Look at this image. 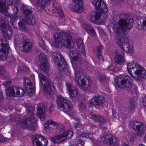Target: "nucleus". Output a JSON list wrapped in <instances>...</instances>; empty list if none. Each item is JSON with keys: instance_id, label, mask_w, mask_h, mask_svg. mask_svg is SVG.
Returning <instances> with one entry per match:
<instances>
[{"instance_id": "obj_1", "label": "nucleus", "mask_w": 146, "mask_h": 146, "mask_svg": "<svg viewBox=\"0 0 146 146\" xmlns=\"http://www.w3.org/2000/svg\"><path fill=\"white\" fill-rule=\"evenodd\" d=\"M119 20L117 23L114 25V28L116 33L115 40L117 45L121 49L128 52H133V47L128 42V40L125 37V33L129 30L132 27L133 20L125 14H121L119 16Z\"/></svg>"}, {"instance_id": "obj_2", "label": "nucleus", "mask_w": 146, "mask_h": 146, "mask_svg": "<svg viewBox=\"0 0 146 146\" xmlns=\"http://www.w3.org/2000/svg\"><path fill=\"white\" fill-rule=\"evenodd\" d=\"M52 0H37L36 4L40 9H43L49 15L54 14L62 18L64 16L59 5Z\"/></svg>"}, {"instance_id": "obj_3", "label": "nucleus", "mask_w": 146, "mask_h": 146, "mask_svg": "<svg viewBox=\"0 0 146 146\" xmlns=\"http://www.w3.org/2000/svg\"><path fill=\"white\" fill-rule=\"evenodd\" d=\"M27 113L29 115V117L26 118L23 117L22 119H20L17 121H14L13 122L16 123V125H19L23 127L27 128L32 129L35 125L36 121L35 118L33 113L35 111V108L32 106L31 103H29L25 105Z\"/></svg>"}, {"instance_id": "obj_4", "label": "nucleus", "mask_w": 146, "mask_h": 146, "mask_svg": "<svg viewBox=\"0 0 146 146\" xmlns=\"http://www.w3.org/2000/svg\"><path fill=\"white\" fill-rule=\"evenodd\" d=\"M72 36L66 32H61L54 34V46L58 48L61 46L71 48L74 47V43L72 39Z\"/></svg>"}, {"instance_id": "obj_5", "label": "nucleus", "mask_w": 146, "mask_h": 146, "mask_svg": "<svg viewBox=\"0 0 146 146\" xmlns=\"http://www.w3.org/2000/svg\"><path fill=\"white\" fill-rule=\"evenodd\" d=\"M93 3L97 9L96 13H92L90 16V21L97 23L104 22L105 20V15L103 17H101V13H105L108 11L107 7L102 0H93Z\"/></svg>"}, {"instance_id": "obj_6", "label": "nucleus", "mask_w": 146, "mask_h": 146, "mask_svg": "<svg viewBox=\"0 0 146 146\" xmlns=\"http://www.w3.org/2000/svg\"><path fill=\"white\" fill-rule=\"evenodd\" d=\"M127 70L130 75L135 80L143 81L146 78V71L136 62H132L127 64Z\"/></svg>"}, {"instance_id": "obj_7", "label": "nucleus", "mask_w": 146, "mask_h": 146, "mask_svg": "<svg viewBox=\"0 0 146 146\" xmlns=\"http://www.w3.org/2000/svg\"><path fill=\"white\" fill-rule=\"evenodd\" d=\"M115 83L117 87L125 89L131 93L136 92L137 90V87L133 84L132 79L128 75H121L117 76Z\"/></svg>"}, {"instance_id": "obj_8", "label": "nucleus", "mask_w": 146, "mask_h": 146, "mask_svg": "<svg viewBox=\"0 0 146 146\" xmlns=\"http://www.w3.org/2000/svg\"><path fill=\"white\" fill-rule=\"evenodd\" d=\"M21 9L23 11L24 15V20L27 23L31 25L35 24L37 20L35 16L32 9L27 5H22Z\"/></svg>"}, {"instance_id": "obj_9", "label": "nucleus", "mask_w": 146, "mask_h": 146, "mask_svg": "<svg viewBox=\"0 0 146 146\" xmlns=\"http://www.w3.org/2000/svg\"><path fill=\"white\" fill-rule=\"evenodd\" d=\"M68 53L74 69L77 70L82 62L80 54L76 50H70Z\"/></svg>"}, {"instance_id": "obj_10", "label": "nucleus", "mask_w": 146, "mask_h": 146, "mask_svg": "<svg viewBox=\"0 0 146 146\" xmlns=\"http://www.w3.org/2000/svg\"><path fill=\"white\" fill-rule=\"evenodd\" d=\"M58 107L65 113L70 111L72 109L71 102L60 95H58L56 99Z\"/></svg>"}, {"instance_id": "obj_11", "label": "nucleus", "mask_w": 146, "mask_h": 146, "mask_svg": "<svg viewBox=\"0 0 146 146\" xmlns=\"http://www.w3.org/2000/svg\"><path fill=\"white\" fill-rule=\"evenodd\" d=\"M52 58L58 69L61 70H67V66L63 57L59 52H55L53 53Z\"/></svg>"}, {"instance_id": "obj_12", "label": "nucleus", "mask_w": 146, "mask_h": 146, "mask_svg": "<svg viewBox=\"0 0 146 146\" xmlns=\"http://www.w3.org/2000/svg\"><path fill=\"white\" fill-rule=\"evenodd\" d=\"M75 80L78 86L83 91H85L89 90L92 83L90 81V79L88 78V80L86 81L84 78L81 79V84L79 83V80L81 79L82 75L80 74V73L79 72V71L78 72L76 71L75 72Z\"/></svg>"}, {"instance_id": "obj_13", "label": "nucleus", "mask_w": 146, "mask_h": 146, "mask_svg": "<svg viewBox=\"0 0 146 146\" xmlns=\"http://www.w3.org/2000/svg\"><path fill=\"white\" fill-rule=\"evenodd\" d=\"M93 135L92 134H80L76 137V142L74 143L72 141L69 142V146H83L85 139L89 138L92 139Z\"/></svg>"}, {"instance_id": "obj_14", "label": "nucleus", "mask_w": 146, "mask_h": 146, "mask_svg": "<svg viewBox=\"0 0 146 146\" xmlns=\"http://www.w3.org/2000/svg\"><path fill=\"white\" fill-rule=\"evenodd\" d=\"M1 21L0 20V27L5 38L9 39L12 33L11 29L9 28V24L8 21L5 17H1Z\"/></svg>"}, {"instance_id": "obj_15", "label": "nucleus", "mask_w": 146, "mask_h": 146, "mask_svg": "<svg viewBox=\"0 0 146 146\" xmlns=\"http://www.w3.org/2000/svg\"><path fill=\"white\" fill-rule=\"evenodd\" d=\"M129 124L138 136H141L144 134L146 130L145 124L140 121H135L130 122Z\"/></svg>"}, {"instance_id": "obj_16", "label": "nucleus", "mask_w": 146, "mask_h": 146, "mask_svg": "<svg viewBox=\"0 0 146 146\" xmlns=\"http://www.w3.org/2000/svg\"><path fill=\"white\" fill-rule=\"evenodd\" d=\"M73 132L71 131H68L67 132H64L57 135L54 136L50 138L51 141L57 143H60L64 142L66 139L70 138L73 135Z\"/></svg>"}, {"instance_id": "obj_17", "label": "nucleus", "mask_w": 146, "mask_h": 146, "mask_svg": "<svg viewBox=\"0 0 146 146\" xmlns=\"http://www.w3.org/2000/svg\"><path fill=\"white\" fill-rule=\"evenodd\" d=\"M0 61L5 60L8 55L10 48L5 40H0Z\"/></svg>"}, {"instance_id": "obj_18", "label": "nucleus", "mask_w": 146, "mask_h": 146, "mask_svg": "<svg viewBox=\"0 0 146 146\" xmlns=\"http://www.w3.org/2000/svg\"><path fill=\"white\" fill-rule=\"evenodd\" d=\"M39 77L44 89L50 92L51 90V83L44 75L42 73L39 74Z\"/></svg>"}, {"instance_id": "obj_19", "label": "nucleus", "mask_w": 146, "mask_h": 146, "mask_svg": "<svg viewBox=\"0 0 146 146\" xmlns=\"http://www.w3.org/2000/svg\"><path fill=\"white\" fill-rule=\"evenodd\" d=\"M34 146H47V140L40 135H36L33 139Z\"/></svg>"}, {"instance_id": "obj_20", "label": "nucleus", "mask_w": 146, "mask_h": 146, "mask_svg": "<svg viewBox=\"0 0 146 146\" xmlns=\"http://www.w3.org/2000/svg\"><path fill=\"white\" fill-rule=\"evenodd\" d=\"M39 61L40 62L39 68L40 70L46 73H47L49 70L48 64L45 55L43 53H41L39 56Z\"/></svg>"}, {"instance_id": "obj_21", "label": "nucleus", "mask_w": 146, "mask_h": 146, "mask_svg": "<svg viewBox=\"0 0 146 146\" xmlns=\"http://www.w3.org/2000/svg\"><path fill=\"white\" fill-rule=\"evenodd\" d=\"M82 0H72V5L70 6V9L75 12L82 13L84 9L81 5Z\"/></svg>"}, {"instance_id": "obj_22", "label": "nucleus", "mask_w": 146, "mask_h": 146, "mask_svg": "<svg viewBox=\"0 0 146 146\" xmlns=\"http://www.w3.org/2000/svg\"><path fill=\"white\" fill-rule=\"evenodd\" d=\"M37 115L41 120L44 121L45 120L44 112L45 106L43 103H39L37 104Z\"/></svg>"}, {"instance_id": "obj_23", "label": "nucleus", "mask_w": 146, "mask_h": 146, "mask_svg": "<svg viewBox=\"0 0 146 146\" xmlns=\"http://www.w3.org/2000/svg\"><path fill=\"white\" fill-rule=\"evenodd\" d=\"M16 0H8L7 1L8 5H13L14 7L13 9L14 15L11 19V21H14L17 20L18 18V17L17 16V15L18 12V9L17 7L15 6L16 3Z\"/></svg>"}, {"instance_id": "obj_24", "label": "nucleus", "mask_w": 146, "mask_h": 146, "mask_svg": "<svg viewBox=\"0 0 146 146\" xmlns=\"http://www.w3.org/2000/svg\"><path fill=\"white\" fill-rule=\"evenodd\" d=\"M105 102L104 99L102 96H98L93 97L90 101V104L92 106H98Z\"/></svg>"}, {"instance_id": "obj_25", "label": "nucleus", "mask_w": 146, "mask_h": 146, "mask_svg": "<svg viewBox=\"0 0 146 146\" xmlns=\"http://www.w3.org/2000/svg\"><path fill=\"white\" fill-rule=\"evenodd\" d=\"M23 50L26 52H29L33 47V44L29 40H24L22 44Z\"/></svg>"}, {"instance_id": "obj_26", "label": "nucleus", "mask_w": 146, "mask_h": 146, "mask_svg": "<svg viewBox=\"0 0 146 146\" xmlns=\"http://www.w3.org/2000/svg\"><path fill=\"white\" fill-rule=\"evenodd\" d=\"M100 140L104 143L110 144L111 146H118L117 142H113V138L109 136L106 135L105 137H101L99 138Z\"/></svg>"}, {"instance_id": "obj_27", "label": "nucleus", "mask_w": 146, "mask_h": 146, "mask_svg": "<svg viewBox=\"0 0 146 146\" xmlns=\"http://www.w3.org/2000/svg\"><path fill=\"white\" fill-rule=\"evenodd\" d=\"M115 52L116 54L114 56L115 62L118 64H123L124 61L123 53L122 52H120L118 50H116Z\"/></svg>"}, {"instance_id": "obj_28", "label": "nucleus", "mask_w": 146, "mask_h": 146, "mask_svg": "<svg viewBox=\"0 0 146 146\" xmlns=\"http://www.w3.org/2000/svg\"><path fill=\"white\" fill-rule=\"evenodd\" d=\"M66 86L68 90L69 91L70 97L74 98L78 97V92L75 88L73 87L72 85L68 82L66 83Z\"/></svg>"}, {"instance_id": "obj_29", "label": "nucleus", "mask_w": 146, "mask_h": 146, "mask_svg": "<svg viewBox=\"0 0 146 146\" xmlns=\"http://www.w3.org/2000/svg\"><path fill=\"white\" fill-rule=\"evenodd\" d=\"M24 86L28 92H30L29 90H31L34 88V84L31 82L28 78H24Z\"/></svg>"}, {"instance_id": "obj_30", "label": "nucleus", "mask_w": 146, "mask_h": 146, "mask_svg": "<svg viewBox=\"0 0 146 146\" xmlns=\"http://www.w3.org/2000/svg\"><path fill=\"white\" fill-rule=\"evenodd\" d=\"M88 115L89 118L93 119L95 121L103 122L104 121L103 117L98 114L90 113Z\"/></svg>"}, {"instance_id": "obj_31", "label": "nucleus", "mask_w": 146, "mask_h": 146, "mask_svg": "<svg viewBox=\"0 0 146 146\" xmlns=\"http://www.w3.org/2000/svg\"><path fill=\"white\" fill-rule=\"evenodd\" d=\"M82 27L90 35L94 36L96 35L94 29L89 25L83 24H82Z\"/></svg>"}, {"instance_id": "obj_32", "label": "nucleus", "mask_w": 146, "mask_h": 146, "mask_svg": "<svg viewBox=\"0 0 146 146\" xmlns=\"http://www.w3.org/2000/svg\"><path fill=\"white\" fill-rule=\"evenodd\" d=\"M77 42V46L80 49V50L82 52L83 56H85V48L82 40L80 38L76 39Z\"/></svg>"}, {"instance_id": "obj_33", "label": "nucleus", "mask_w": 146, "mask_h": 146, "mask_svg": "<svg viewBox=\"0 0 146 146\" xmlns=\"http://www.w3.org/2000/svg\"><path fill=\"white\" fill-rule=\"evenodd\" d=\"M5 0H0V11L3 13L5 16L8 17L7 9L5 6Z\"/></svg>"}, {"instance_id": "obj_34", "label": "nucleus", "mask_w": 146, "mask_h": 146, "mask_svg": "<svg viewBox=\"0 0 146 146\" xmlns=\"http://www.w3.org/2000/svg\"><path fill=\"white\" fill-rule=\"evenodd\" d=\"M54 125L58 130V133H62V134H63L64 132H67V131H64V126L62 124L58 123L55 122V123L54 124Z\"/></svg>"}, {"instance_id": "obj_35", "label": "nucleus", "mask_w": 146, "mask_h": 146, "mask_svg": "<svg viewBox=\"0 0 146 146\" xmlns=\"http://www.w3.org/2000/svg\"><path fill=\"white\" fill-rule=\"evenodd\" d=\"M102 49V45H99L97 49L94 50V53L97 55L98 58L101 60H103V58L101 53Z\"/></svg>"}, {"instance_id": "obj_36", "label": "nucleus", "mask_w": 146, "mask_h": 146, "mask_svg": "<svg viewBox=\"0 0 146 146\" xmlns=\"http://www.w3.org/2000/svg\"><path fill=\"white\" fill-rule=\"evenodd\" d=\"M14 87H11L8 88L6 91V93L7 95L9 96H15V92Z\"/></svg>"}, {"instance_id": "obj_37", "label": "nucleus", "mask_w": 146, "mask_h": 146, "mask_svg": "<svg viewBox=\"0 0 146 146\" xmlns=\"http://www.w3.org/2000/svg\"><path fill=\"white\" fill-rule=\"evenodd\" d=\"M15 90L16 91L15 96H23L25 93L24 90L21 88L14 87Z\"/></svg>"}, {"instance_id": "obj_38", "label": "nucleus", "mask_w": 146, "mask_h": 146, "mask_svg": "<svg viewBox=\"0 0 146 146\" xmlns=\"http://www.w3.org/2000/svg\"><path fill=\"white\" fill-rule=\"evenodd\" d=\"M55 123V121H53L52 119H50L45 121L44 124V128L45 130L47 131V130L50 129L51 128L49 127L50 124H52L54 125V124Z\"/></svg>"}, {"instance_id": "obj_39", "label": "nucleus", "mask_w": 146, "mask_h": 146, "mask_svg": "<svg viewBox=\"0 0 146 146\" xmlns=\"http://www.w3.org/2000/svg\"><path fill=\"white\" fill-rule=\"evenodd\" d=\"M130 104L129 106L128 110L131 112L135 109L136 102L134 99L131 98L130 100Z\"/></svg>"}, {"instance_id": "obj_40", "label": "nucleus", "mask_w": 146, "mask_h": 146, "mask_svg": "<svg viewBox=\"0 0 146 146\" xmlns=\"http://www.w3.org/2000/svg\"><path fill=\"white\" fill-rule=\"evenodd\" d=\"M0 74L5 78H7L8 76L7 72L3 66H0Z\"/></svg>"}, {"instance_id": "obj_41", "label": "nucleus", "mask_w": 146, "mask_h": 146, "mask_svg": "<svg viewBox=\"0 0 146 146\" xmlns=\"http://www.w3.org/2000/svg\"><path fill=\"white\" fill-rule=\"evenodd\" d=\"M24 35L22 33H19L18 35H16L15 36V40L17 42H21L24 39Z\"/></svg>"}, {"instance_id": "obj_42", "label": "nucleus", "mask_w": 146, "mask_h": 146, "mask_svg": "<svg viewBox=\"0 0 146 146\" xmlns=\"http://www.w3.org/2000/svg\"><path fill=\"white\" fill-rule=\"evenodd\" d=\"M75 127V129L77 131H81L83 128V125L80 123H78L76 124Z\"/></svg>"}, {"instance_id": "obj_43", "label": "nucleus", "mask_w": 146, "mask_h": 146, "mask_svg": "<svg viewBox=\"0 0 146 146\" xmlns=\"http://www.w3.org/2000/svg\"><path fill=\"white\" fill-rule=\"evenodd\" d=\"M138 25V27L141 29L144 30H146V20L143 21L142 24H141V25H140L139 23Z\"/></svg>"}, {"instance_id": "obj_44", "label": "nucleus", "mask_w": 146, "mask_h": 146, "mask_svg": "<svg viewBox=\"0 0 146 146\" xmlns=\"http://www.w3.org/2000/svg\"><path fill=\"white\" fill-rule=\"evenodd\" d=\"M7 119V118L1 117L0 118V125H3L6 122H7L8 121Z\"/></svg>"}, {"instance_id": "obj_45", "label": "nucleus", "mask_w": 146, "mask_h": 146, "mask_svg": "<svg viewBox=\"0 0 146 146\" xmlns=\"http://www.w3.org/2000/svg\"><path fill=\"white\" fill-rule=\"evenodd\" d=\"M18 25L20 29L21 30H24L25 29V25L24 24L23 22L20 21L18 23Z\"/></svg>"}, {"instance_id": "obj_46", "label": "nucleus", "mask_w": 146, "mask_h": 146, "mask_svg": "<svg viewBox=\"0 0 146 146\" xmlns=\"http://www.w3.org/2000/svg\"><path fill=\"white\" fill-rule=\"evenodd\" d=\"M86 107L84 104H81V105H80L79 109L80 111H85L86 110Z\"/></svg>"}, {"instance_id": "obj_47", "label": "nucleus", "mask_w": 146, "mask_h": 146, "mask_svg": "<svg viewBox=\"0 0 146 146\" xmlns=\"http://www.w3.org/2000/svg\"><path fill=\"white\" fill-rule=\"evenodd\" d=\"M39 45V46L43 49L45 48V46L44 43V42L42 39L40 41Z\"/></svg>"}, {"instance_id": "obj_48", "label": "nucleus", "mask_w": 146, "mask_h": 146, "mask_svg": "<svg viewBox=\"0 0 146 146\" xmlns=\"http://www.w3.org/2000/svg\"><path fill=\"white\" fill-rule=\"evenodd\" d=\"M11 83V81L10 80L5 81L3 83V85L5 87L9 86Z\"/></svg>"}, {"instance_id": "obj_49", "label": "nucleus", "mask_w": 146, "mask_h": 146, "mask_svg": "<svg viewBox=\"0 0 146 146\" xmlns=\"http://www.w3.org/2000/svg\"><path fill=\"white\" fill-rule=\"evenodd\" d=\"M116 67V66H115V67L114 66L111 64L108 67L107 69L109 70L113 71L114 70V68H115Z\"/></svg>"}, {"instance_id": "obj_50", "label": "nucleus", "mask_w": 146, "mask_h": 146, "mask_svg": "<svg viewBox=\"0 0 146 146\" xmlns=\"http://www.w3.org/2000/svg\"><path fill=\"white\" fill-rule=\"evenodd\" d=\"M107 80L106 78V77L104 76H102L101 77H100L99 78V80L101 82L103 83L104 82H105Z\"/></svg>"}, {"instance_id": "obj_51", "label": "nucleus", "mask_w": 146, "mask_h": 146, "mask_svg": "<svg viewBox=\"0 0 146 146\" xmlns=\"http://www.w3.org/2000/svg\"><path fill=\"white\" fill-rule=\"evenodd\" d=\"M54 110V106L53 104H50V105L48 109V111L49 112L51 113Z\"/></svg>"}, {"instance_id": "obj_52", "label": "nucleus", "mask_w": 146, "mask_h": 146, "mask_svg": "<svg viewBox=\"0 0 146 146\" xmlns=\"http://www.w3.org/2000/svg\"><path fill=\"white\" fill-rule=\"evenodd\" d=\"M50 27H56L57 26V24L55 22H52L50 23Z\"/></svg>"}, {"instance_id": "obj_53", "label": "nucleus", "mask_w": 146, "mask_h": 146, "mask_svg": "<svg viewBox=\"0 0 146 146\" xmlns=\"http://www.w3.org/2000/svg\"><path fill=\"white\" fill-rule=\"evenodd\" d=\"M9 59L10 62H14L15 61V59L13 56H11L9 58Z\"/></svg>"}, {"instance_id": "obj_54", "label": "nucleus", "mask_w": 146, "mask_h": 146, "mask_svg": "<svg viewBox=\"0 0 146 146\" xmlns=\"http://www.w3.org/2000/svg\"><path fill=\"white\" fill-rule=\"evenodd\" d=\"M122 146H129L128 141H126L125 142H123Z\"/></svg>"}, {"instance_id": "obj_55", "label": "nucleus", "mask_w": 146, "mask_h": 146, "mask_svg": "<svg viewBox=\"0 0 146 146\" xmlns=\"http://www.w3.org/2000/svg\"><path fill=\"white\" fill-rule=\"evenodd\" d=\"M90 125L91 127H97L94 124H90Z\"/></svg>"}, {"instance_id": "obj_56", "label": "nucleus", "mask_w": 146, "mask_h": 146, "mask_svg": "<svg viewBox=\"0 0 146 146\" xmlns=\"http://www.w3.org/2000/svg\"><path fill=\"white\" fill-rule=\"evenodd\" d=\"M135 139V134H133V137L132 139V141H133Z\"/></svg>"}, {"instance_id": "obj_57", "label": "nucleus", "mask_w": 146, "mask_h": 146, "mask_svg": "<svg viewBox=\"0 0 146 146\" xmlns=\"http://www.w3.org/2000/svg\"><path fill=\"white\" fill-rule=\"evenodd\" d=\"M25 68V67H23V69H22V68H21V67H20V68H19L20 69V70H22L23 71H25V70L23 68Z\"/></svg>"}, {"instance_id": "obj_58", "label": "nucleus", "mask_w": 146, "mask_h": 146, "mask_svg": "<svg viewBox=\"0 0 146 146\" xmlns=\"http://www.w3.org/2000/svg\"><path fill=\"white\" fill-rule=\"evenodd\" d=\"M144 141L145 142H146V134H145L144 137Z\"/></svg>"}, {"instance_id": "obj_59", "label": "nucleus", "mask_w": 146, "mask_h": 146, "mask_svg": "<svg viewBox=\"0 0 146 146\" xmlns=\"http://www.w3.org/2000/svg\"><path fill=\"white\" fill-rule=\"evenodd\" d=\"M139 146H145L144 145L142 144H140L139 145Z\"/></svg>"}, {"instance_id": "obj_60", "label": "nucleus", "mask_w": 146, "mask_h": 146, "mask_svg": "<svg viewBox=\"0 0 146 146\" xmlns=\"http://www.w3.org/2000/svg\"><path fill=\"white\" fill-rule=\"evenodd\" d=\"M2 137L0 135V141L2 140Z\"/></svg>"}, {"instance_id": "obj_61", "label": "nucleus", "mask_w": 146, "mask_h": 146, "mask_svg": "<svg viewBox=\"0 0 146 146\" xmlns=\"http://www.w3.org/2000/svg\"><path fill=\"white\" fill-rule=\"evenodd\" d=\"M76 133H78V132H76Z\"/></svg>"}, {"instance_id": "obj_62", "label": "nucleus", "mask_w": 146, "mask_h": 146, "mask_svg": "<svg viewBox=\"0 0 146 146\" xmlns=\"http://www.w3.org/2000/svg\"><path fill=\"white\" fill-rule=\"evenodd\" d=\"M123 0H121V1H122Z\"/></svg>"}]
</instances>
